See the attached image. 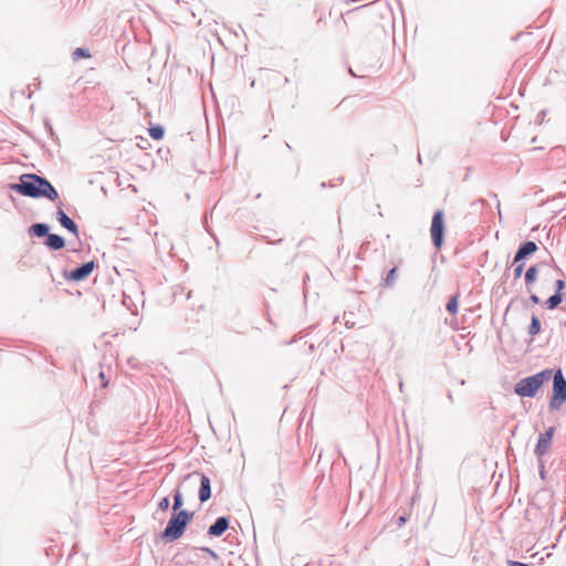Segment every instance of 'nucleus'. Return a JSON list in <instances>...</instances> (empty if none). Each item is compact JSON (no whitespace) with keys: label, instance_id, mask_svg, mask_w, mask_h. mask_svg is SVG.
<instances>
[{"label":"nucleus","instance_id":"20e7f679","mask_svg":"<svg viewBox=\"0 0 566 566\" xmlns=\"http://www.w3.org/2000/svg\"><path fill=\"white\" fill-rule=\"evenodd\" d=\"M566 401V379L560 369L553 377V396L549 401L552 410H558Z\"/></svg>","mask_w":566,"mask_h":566},{"label":"nucleus","instance_id":"f257e3e1","mask_svg":"<svg viewBox=\"0 0 566 566\" xmlns=\"http://www.w3.org/2000/svg\"><path fill=\"white\" fill-rule=\"evenodd\" d=\"M10 188L25 197L30 198H46L50 201H55L59 198L56 189L44 177L35 174H23L20 176L18 184H12Z\"/></svg>","mask_w":566,"mask_h":566},{"label":"nucleus","instance_id":"2f4dec72","mask_svg":"<svg viewBox=\"0 0 566 566\" xmlns=\"http://www.w3.org/2000/svg\"><path fill=\"white\" fill-rule=\"evenodd\" d=\"M448 398L452 401L453 400L452 394H449Z\"/></svg>","mask_w":566,"mask_h":566},{"label":"nucleus","instance_id":"cd10ccee","mask_svg":"<svg viewBox=\"0 0 566 566\" xmlns=\"http://www.w3.org/2000/svg\"><path fill=\"white\" fill-rule=\"evenodd\" d=\"M530 301L534 304H538L539 303V297L536 295V294H532L530 296Z\"/></svg>","mask_w":566,"mask_h":566},{"label":"nucleus","instance_id":"a211bd4d","mask_svg":"<svg viewBox=\"0 0 566 566\" xmlns=\"http://www.w3.org/2000/svg\"><path fill=\"white\" fill-rule=\"evenodd\" d=\"M184 505V500L181 492L177 489L174 493V504L172 510L176 512H179L181 510V506Z\"/></svg>","mask_w":566,"mask_h":566},{"label":"nucleus","instance_id":"a878e982","mask_svg":"<svg viewBox=\"0 0 566 566\" xmlns=\"http://www.w3.org/2000/svg\"><path fill=\"white\" fill-rule=\"evenodd\" d=\"M407 522V516L401 515L397 518L396 524L398 527H402Z\"/></svg>","mask_w":566,"mask_h":566},{"label":"nucleus","instance_id":"5701e85b","mask_svg":"<svg viewBox=\"0 0 566 566\" xmlns=\"http://www.w3.org/2000/svg\"><path fill=\"white\" fill-rule=\"evenodd\" d=\"M169 504H170L169 499L168 497H164L158 503V509L160 511H166L169 507Z\"/></svg>","mask_w":566,"mask_h":566},{"label":"nucleus","instance_id":"2eb2a0df","mask_svg":"<svg viewBox=\"0 0 566 566\" xmlns=\"http://www.w3.org/2000/svg\"><path fill=\"white\" fill-rule=\"evenodd\" d=\"M563 302V294L562 293H554L552 296H549L545 301V306L548 310L556 308L560 303Z\"/></svg>","mask_w":566,"mask_h":566},{"label":"nucleus","instance_id":"0eeeda50","mask_svg":"<svg viewBox=\"0 0 566 566\" xmlns=\"http://www.w3.org/2000/svg\"><path fill=\"white\" fill-rule=\"evenodd\" d=\"M554 432H555L554 427H549L544 433L539 434L537 444L534 450V452L538 459L544 457L551 449Z\"/></svg>","mask_w":566,"mask_h":566},{"label":"nucleus","instance_id":"f03ea898","mask_svg":"<svg viewBox=\"0 0 566 566\" xmlns=\"http://www.w3.org/2000/svg\"><path fill=\"white\" fill-rule=\"evenodd\" d=\"M193 516L192 512L180 510L171 515L166 528L161 533V538L165 543H171L179 539Z\"/></svg>","mask_w":566,"mask_h":566},{"label":"nucleus","instance_id":"7c9ffc66","mask_svg":"<svg viewBox=\"0 0 566 566\" xmlns=\"http://www.w3.org/2000/svg\"><path fill=\"white\" fill-rule=\"evenodd\" d=\"M349 73H350V75L356 76V74L354 73V70L349 69Z\"/></svg>","mask_w":566,"mask_h":566},{"label":"nucleus","instance_id":"6ab92c4d","mask_svg":"<svg viewBox=\"0 0 566 566\" xmlns=\"http://www.w3.org/2000/svg\"><path fill=\"white\" fill-rule=\"evenodd\" d=\"M148 133L153 139L159 140L164 137V128L159 125L151 126Z\"/></svg>","mask_w":566,"mask_h":566},{"label":"nucleus","instance_id":"423d86ee","mask_svg":"<svg viewBox=\"0 0 566 566\" xmlns=\"http://www.w3.org/2000/svg\"><path fill=\"white\" fill-rule=\"evenodd\" d=\"M186 482L199 483V500L200 502H207L211 496V483L210 479L200 472H191L185 476Z\"/></svg>","mask_w":566,"mask_h":566},{"label":"nucleus","instance_id":"dca6fc26","mask_svg":"<svg viewBox=\"0 0 566 566\" xmlns=\"http://www.w3.org/2000/svg\"><path fill=\"white\" fill-rule=\"evenodd\" d=\"M541 332V321L537 316L533 315L531 318V324L528 326V335L534 337Z\"/></svg>","mask_w":566,"mask_h":566},{"label":"nucleus","instance_id":"7ed1b4c3","mask_svg":"<svg viewBox=\"0 0 566 566\" xmlns=\"http://www.w3.org/2000/svg\"><path fill=\"white\" fill-rule=\"evenodd\" d=\"M552 370L545 369L530 377H525L516 382L514 391L521 397H534L542 385L549 380Z\"/></svg>","mask_w":566,"mask_h":566},{"label":"nucleus","instance_id":"aec40b11","mask_svg":"<svg viewBox=\"0 0 566 566\" xmlns=\"http://www.w3.org/2000/svg\"><path fill=\"white\" fill-rule=\"evenodd\" d=\"M397 268H392L385 277V286L390 287L396 281Z\"/></svg>","mask_w":566,"mask_h":566},{"label":"nucleus","instance_id":"f8f14e48","mask_svg":"<svg viewBox=\"0 0 566 566\" xmlns=\"http://www.w3.org/2000/svg\"><path fill=\"white\" fill-rule=\"evenodd\" d=\"M44 244L51 250H61L65 247V240L60 234L49 233Z\"/></svg>","mask_w":566,"mask_h":566},{"label":"nucleus","instance_id":"c756f323","mask_svg":"<svg viewBox=\"0 0 566 566\" xmlns=\"http://www.w3.org/2000/svg\"><path fill=\"white\" fill-rule=\"evenodd\" d=\"M99 377H101L102 379H105L104 371H101V373H99Z\"/></svg>","mask_w":566,"mask_h":566},{"label":"nucleus","instance_id":"39448f33","mask_svg":"<svg viewBox=\"0 0 566 566\" xmlns=\"http://www.w3.org/2000/svg\"><path fill=\"white\" fill-rule=\"evenodd\" d=\"M443 211L437 210L434 211L431 220L430 227V235L432 243L436 249H440L443 244V235H444V220H443Z\"/></svg>","mask_w":566,"mask_h":566},{"label":"nucleus","instance_id":"393cba45","mask_svg":"<svg viewBox=\"0 0 566 566\" xmlns=\"http://www.w3.org/2000/svg\"><path fill=\"white\" fill-rule=\"evenodd\" d=\"M201 549H202V552H205L206 554H208V555H209V556H211L212 558H214V559H217V558H218V554H217L213 549H211V548H209V547H203V548H201Z\"/></svg>","mask_w":566,"mask_h":566},{"label":"nucleus","instance_id":"9b49d317","mask_svg":"<svg viewBox=\"0 0 566 566\" xmlns=\"http://www.w3.org/2000/svg\"><path fill=\"white\" fill-rule=\"evenodd\" d=\"M56 220L63 228H65L72 234L76 237L78 235L77 224L61 208H57Z\"/></svg>","mask_w":566,"mask_h":566},{"label":"nucleus","instance_id":"1a4fd4ad","mask_svg":"<svg viewBox=\"0 0 566 566\" xmlns=\"http://www.w3.org/2000/svg\"><path fill=\"white\" fill-rule=\"evenodd\" d=\"M536 251H537V245L535 242L526 241V242L522 243L515 253L513 263H518L520 261H523L524 259H526L527 256H530L531 254H533Z\"/></svg>","mask_w":566,"mask_h":566},{"label":"nucleus","instance_id":"ddd939ff","mask_svg":"<svg viewBox=\"0 0 566 566\" xmlns=\"http://www.w3.org/2000/svg\"><path fill=\"white\" fill-rule=\"evenodd\" d=\"M29 233L38 238L48 237L50 227L46 223H34L30 227Z\"/></svg>","mask_w":566,"mask_h":566},{"label":"nucleus","instance_id":"bb28decb","mask_svg":"<svg viewBox=\"0 0 566 566\" xmlns=\"http://www.w3.org/2000/svg\"><path fill=\"white\" fill-rule=\"evenodd\" d=\"M509 566H530V565L525 564V563H521V562L510 560Z\"/></svg>","mask_w":566,"mask_h":566},{"label":"nucleus","instance_id":"b1692460","mask_svg":"<svg viewBox=\"0 0 566 566\" xmlns=\"http://www.w3.org/2000/svg\"><path fill=\"white\" fill-rule=\"evenodd\" d=\"M565 289V281L559 279L555 282V293H562V291Z\"/></svg>","mask_w":566,"mask_h":566},{"label":"nucleus","instance_id":"4468645a","mask_svg":"<svg viewBox=\"0 0 566 566\" xmlns=\"http://www.w3.org/2000/svg\"><path fill=\"white\" fill-rule=\"evenodd\" d=\"M537 273H538V270H537V266L536 265H532L530 266L526 272H525V284L527 286V289L530 290L531 286L534 284V282L536 281L537 279Z\"/></svg>","mask_w":566,"mask_h":566},{"label":"nucleus","instance_id":"f3484780","mask_svg":"<svg viewBox=\"0 0 566 566\" xmlns=\"http://www.w3.org/2000/svg\"><path fill=\"white\" fill-rule=\"evenodd\" d=\"M458 308H459V294H455V295L451 296L449 302L447 303V311L450 314L455 315L458 313Z\"/></svg>","mask_w":566,"mask_h":566},{"label":"nucleus","instance_id":"6e6552de","mask_svg":"<svg viewBox=\"0 0 566 566\" xmlns=\"http://www.w3.org/2000/svg\"><path fill=\"white\" fill-rule=\"evenodd\" d=\"M95 263L93 261L85 262L78 268L72 270L71 272H64V277L70 281L80 282L85 280L94 270Z\"/></svg>","mask_w":566,"mask_h":566},{"label":"nucleus","instance_id":"9d476101","mask_svg":"<svg viewBox=\"0 0 566 566\" xmlns=\"http://www.w3.org/2000/svg\"><path fill=\"white\" fill-rule=\"evenodd\" d=\"M229 524L230 518L228 516L218 517L216 522L208 528V535L214 537L221 536L229 528Z\"/></svg>","mask_w":566,"mask_h":566},{"label":"nucleus","instance_id":"c85d7f7f","mask_svg":"<svg viewBox=\"0 0 566 566\" xmlns=\"http://www.w3.org/2000/svg\"><path fill=\"white\" fill-rule=\"evenodd\" d=\"M539 469H541L539 470V474H541L542 478H544V464H543L542 461H539Z\"/></svg>","mask_w":566,"mask_h":566},{"label":"nucleus","instance_id":"412c9836","mask_svg":"<svg viewBox=\"0 0 566 566\" xmlns=\"http://www.w3.org/2000/svg\"><path fill=\"white\" fill-rule=\"evenodd\" d=\"M72 55H73V60H75V61L78 60V59H82V57H90L91 56L88 50L83 49V48L75 49Z\"/></svg>","mask_w":566,"mask_h":566},{"label":"nucleus","instance_id":"4be33fe9","mask_svg":"<svg viewBox=\"0 0 566 566\" xmlns=\"http://www.w3.org/2000/svg\"><path fill=\"white\" fill-rule=\"evenodd\" d=\"M515 268H514V277L515 279H518L523 271H524V263L522 261H520L518 263H515Z\"/></svg>","mask_w":566,"mask_h":566}]
</instances>
